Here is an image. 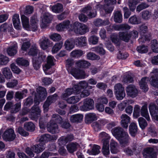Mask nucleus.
<instances>
[{
    "mask_svg": "<svg viewBox=\"0 0 158 158\" xmlns=\"http://www.w3.org/2000/svg\"><path fill=\"white\" fill-rule=\"evenodd\" d=\"M74 41L76 45L79 47H83L87 45V39L85 36L76 38Z\"/></svg>",
    "mask_w": 158,
    "mask_h": 158,
    "instance_id": "nucleus-20",
    "label": "nucleus"
},
{
    "mask_svg": "<svg viewBox=\"0 0 158 158\" xmlns=\"http://www.w3.org/2000/svg\"><path fill=\"white\" fill-rule=\"evenodd\" d=\"M3 139L6 141H12L16 137V135L13 129L11 128L7 129L2 135Z\"/></svg>",
    "mask_w": 158,
    "mask_h": 158,
    "instance_id": "nucleus-5",
    "label": "nucleus"
},
{
    "mask_svg": "<svg viewBox=\"0 0 158 158\" xmlns=\"http://www.w3.org/2000/svg\"><path fill=\"white\" fill-rule=\"evenodd\" d=\"M117 143L114 140L112 139L110 142V151L113 154H116L118 152L117 148Z\"/></svg>",
    "mask_w": 158,
    "mask_h": 158,
    "instance_id": "nucleus-48",
    "label": "nucleus"
},
{
    "mask_svg": "<svg viewBox=\"0 0 158 158\" xmlns=\"http://www.w3.org/2000/svg\"><path fill=\"white\" fill-rule=\"evenodd\" d=\"M55 120H53L52 116V119L48 124L47 129L48 131L52 134H56L58 133L60 131L58 127Z\"/></svg>",
    "mask_w": 158,
    "mask_h": 158,
    "instance_id": "nucleus-8",
    "label": "nucleus"
},
{
    "mask_svg": "<svg viewBox=\"0 0 158 158\" xmlns=\"http://www.w3.org/2000/svg\"><path fill=\"white\" fill-rule=\"evenodd\" d=\"M139 123L140 128L144 129L147 126L148 123L146 120L142 117H140L138 119Z\"/></svg>",
    "mask_w": 158,
    "mask_h": 158,
    "instance_id": "nucleus-55",
    "label": "nucleus"
},
{
    "mask_svg": "<svg viewBox=\"0 0 158 158\" xmlns=\"http://www.w3.org/2000/svg\"><path fill=\"white\" fill-rule=\"evenodd\" d=\"M97 119V117L94 113H88L85 115V121L86 123H91Z\"/></svg>",
    "mask_w": 158,
    "mask_h": 158,
    "instance_id": "nucleus-22",
    "label": "nucleus"
},
{
    "mask_svg": "<svg viewBox=\"0 0 158 158\" xmlns=\"http://www.w3.org/2000/svg\"><path fill=\"white\" fill-rule=\"evenodd\" d=\"M99 138L102 140L103 144L109 143L110 137L108 134L105 132H102L99 134Z\"/></svg>",
    "mask_w": 158,
    "mask_h": 158,
    "instance_id": "nucleus-26",
    "label": "nucleus"
},
{
    "mask_svg": "<svg viewBox=\"0 0 158 158\" xmlns=\"http://www.w3.org/2000/svg\"><path fill=\"white\" fill-rule=\"evenodd\" d=\"M21 104L20 102L16 103L15 105L13 104L10 110L12 113H15L18 112L21 108Z\"/></svg>",
    "mask_w": 158,
    "mask_h": 158,
    "instance_id": "nucleus-53",
    "label": "nucleus"
},
{
    "mask_svg": "<svg viewBox=\"0 0 158 158\" xmlns=\"http://www.w3.org/2000/svg\"><path fill=\"white\" fill-rule=\"evenodd\" d=\"M84 53V52L81 50L75 49L71 52L70 56L71 57L77 59L81 56Z\"/></svg>",
    "mask_w": 158,
    "mask_h": 158,
    "instance_id": "nucleus-36",
    "label": "nucleus"
},
{
    "mask_svg": "<svg viewBox=\"0 0 158 158\" xmlns=\"http://www.w3.org/2000/svg\"><path fill=\"white\" fill-rule=\"evenodd\" d=\"M71 74L77 78L84 79L85 77V72L81 70L72 68L71 70Z\"/></svg>",
    "mask_w": 158,
    "mask_h": 158,
    "instance_id": "nucleus-17",
    "label": "nucleus"
},
{
    "mask_svg": "<svg viewBox=\"0 0 158 158\" xmlns=\"http://www.w3.org/2000/svg\"><path fill=\"white\" fill-rule=\"evenodd\" d=\"M119 38L126 42H128L131 37V35L127 32H120L119 33Z\"/></svg>",
    "mask_w": 158,
    "mask_h": 158,
    "instance_id": "nucleus-39",
    "label": "nucleus"
},
{
    "mask_svg": "<svg viewBox=\"0 0 158 158\" xmlns=\"http://www.w3.org/2000/svg\"><path fill=\"white\" fill-rule=\"evenodd\" d=\"M70 22L69 20L64 21L56 26V29L58 31H62L65 29L69 31H72L73 24H70Z\"/></svg>",
    "mask_w": 158,
    "mask_h": 158,
    "instance_id": "nucleus-10",
    "label": "nucleus"
},
{
    "mask_svg": "<svg viewBox=\"0 0 158 158\" xmlns=\"http://www.w3.org/2000/svg\"><path fill=\"white\" fill-rule=\"evenodd\" d=\"M138 3L137 0H129L128 4L130 11L132 12L135 11L136 5Z\"/></svg>",
    "mask_w": 158,
    "mask_h": 158,
    "instance_id": "nucleus-49",
    "label": "nucleus"
},
{
    "mask_svg": "<svg viewBox=\"0 0 158 158\" xmlns=\"http://www.w3.org/2000/svg\"><path fill=\"white\" fill-rule=\"evenodd\" d=\"M38 26L36 22L35 16L31 17V24L29 25V27L28 28H26L27 30L32 31H36L37 29Z\"/></svg>",
    "mask_w": 158,
    "mask_h": 158,
    "instance_id": "nucleus-24",
    "label": "nucleus"
},
{
    "mask_svg": "<svg viewBox=\"0 0 158 158\" xmlns=\"http://www.w3.org/2000/svg\"><path fill=\"white\" fill-rule=\"evenodd\" d=\"M78 143L76 142H71L68 144L66 146V148L68 152L70 153H73L77 149Z\"/></svg>",
    "mask_w": 158,
    "mask_h": 158,
    "instance_id": "nucleus-33",
    "label": "nucleus"
},
{
    "mask_svg": "<svg viewBox=\"0 0 158 158\" xmlns=\"http://www.w3.org/2000/svg\"><path fill=\"white\" fill-rule=\"evenodd\" d=\"M13 24L15 28L17 30H19L21 27L20 22L18 14H15L12 18Z\"/></svg>",
    "mask_w": 158,
    "mask_h": 158,
    "instance_id": "nucleus-27",
    "label": "nucleus"
},
{
    "mask_svg": "<svg viewBox=\"0 0 158 158\" xmlns=\"http://www.w3.org/2000/svg\"><path fill=\"white\" fill-rule=\"evenodd\" d=\"M77 66L80 68H88L91 64L88 61L85 60H80L76 63Z\"/></svg>",
    "mask_w": 158,
    "mask_h": 158,
    "instance_id": "nucleus-35",
    "label": "nucleus"
},
{
    "mask_svg": "<svg viewBox=\"0 0 158 158\" xmlns=\"http://www.w3.org/2000/svg\"><path fill=\"white\" fill-rule=\"evenodd\" d=\"M100 147L97 145H93L91 149H88L87 152L89 155H96L98 154L100 152Z\"/></svg>",
    "mask_w": 158,
    "mask_h": 158,
    "instance_id": "nucleus-28",
    "label": "nucleus"
},
{
    "mask_svg": "<svg viewBox=\"0 0 158 158\" xmlns=\"http://www.w3.org/2000/svg\"><path fill=\"white\" fill-rule=\"evenodd\" d=\"M53 120H55L56 122L61 125L62 128L64 129L69 128L70 124L69 123L63 122L61 116L57 114H54L52 115Z\"/></svg>",
    "mask_w": 158,
    "mask_h": 158,
    "instance_id": "nucleus-11",
    "label": "nucleus"
},
{
    "mask_svg": "<svg viewBox=\"0 0 158 158\" xmlns=\"http://www.w3.org/2000/svg\"><path fill=\"white\" fill-rule=\"evenodd\" d=\"M113 135L119 141L123 146L125 147L128 145L130 139L128 133L121 127H115L111 130Z\"/></svg>",
    "mask_w": 158,
    "mask_h": 158,
    "instance_id": "nucleus-1",
    "label": "nucleus"
},
{
    "mask_svg": "<svg viewBox=\"0 0 158 158\" xmlns=\"http://www.w3.org/2000/svg\"><path fill=\"white\" fill-rule=\"evenodd\" d=\"M94 101L93 100L89 98L85 99L83 101V104L80 106L81 110L87 111L94 108Z\"/></svg>",
    "mask_w": 158,
    "mask_h": 158,
    "instance_id": "nucleus-6",
    "label": "nucleus"
},
{
    "mask_svg": "<svg viewBox=\"0 0 158 158\" xmlns=\"http://www.w3.org/2000/svg\"><path fill=\"white\" fill-rule=\"evenodd\" d=\"M63 44V43L62 42L56 43L52 48V52L53 53H55L58 52L62 48Z\"/></svg>",
    "mask_w": 158,
    "mask_h": 158,
    "instance_id": "nucleus-51",
    "label": "nucleus"
},
{
    "mask_svg": "<svg viewBox=\"0 0 158 158\" xmlns=\"http://www.w3.org/2000/svg\"><path fill=\"white\" fill-rule=\"evenodd\" d=\"M151 48L153 52H158V43L156 40H153L152 41Z\"/></svg>",
    "mask_w": 158,
    "mask_h": 158,
    "instance_id": "nucleus-61",
    "label": "nucleus"
},
{
    "mask_svg": "<svg viewBox=\"0 0 158 158\" xmlns=\"http://www.w3.org/2000/svg\"><path fill=\"white\" fill-rule=\"evenodd\" d=\"M129 130L130 135L133 137H135L137 131V127L135 123H131L129 127Z\"/></svg>",
    "mask_w": 158,
    "mask_h": 158,
    "instance_id": "nucleus-40",
    "label": "nucleus"
},
{
    "mask_svg": "<svg viewBox=\"0 0 158 158\" xmlns=\"http://www.w3.org/2000/svg\"><path fill=\"white\" fill-rule=\"evenodd\" d=\"M49 37L51 40L55 42L59 41L62 39L61 35L59 34L56 33L51 34Z\"/></svg>",
    "mask_w": 158,
    "mask_h": 158,
    "instance_id": "nucleus-56",
    "label": "nucleus"
},
{
    "mask_svg": "<svg viewBox=\"0 0 158 158\" xmlns=\"http://www.w3.org/2000/svg\"><path fill=\"white\" fill-rule=\"evenodd\" d=\"M38 54V58L39 59H44L46 58V56L45 53L43 52H39L37 47L35 46H32L30 48L28 54L30 56L33 57H35Z\"/></svg>",
    "mask_w": 158,
    "mask_h": 158,
    "instance_id": "nucleus-7",
    "label": "nucleus"
},
{
    "mask_svg": "<svg viewBox=\"0 0 158 158\" xmlns=\"http://www.w3.org/2000/svg\"><path fill=\"white\" fill-rule=\"evenodd\" d=\"M150 80L151 85L158 89V77H155L154 76H152Z\"/></svg>",
    "mask_w": 158,
    "mask_h": 158,
    "instance_id": "nucleus-64",
    "label": "nucleus"
},
{
    "mask_svg": "<svg viewBox=\"0 0 158 158\" xmlns=\"http://www.w3.org/2000/svg\"><path fill=\"white\" fill-rule=\"evenodd\" d=\"M114 93L117 100H122L125 96L124 88L120 83L115 84L114 86Z\"/></svg>",
    "mask_w": 158,
    "mask_h": 158,
    "instance_id": "nucleus-4",
    "label": "nucleus"
},
{
    "mask_svg": "<svg viewBox=\"0 0 158 158\" xmlns=\"http://www.w3.org/2000/svg\"><path fill=\"white\" fill-rule=\"evenodd\" d=\"M116 0H105L104 5H97L95 8L100 11L104 10L106 14L111 13L114 9L113 5L116 3Z\"/></svg>",
    "mask_w": 158,
    "mask_h": 158,
    "instance_id": "nucleus-2",
    "label": "nucleus"
},
{
    "mask_svg": "<svg viewBox=\"0 0 158 158\" xmlns=\"http://www.w3.org/2000/svg\"><path fill=\"white\" fill-rule=\"evenodd\" d=\"M36 91L39 94L40 97H41V95H42L43 97H45L47 94L45 89L41 86H39L37 89Z\"/></svg>",
    "mask_w": 158,
    "mask_h": 158,
    "instance_id": "nucleus-58",
    "label": "nucleus"
},
{
    "mask_svg": "<svg viewBox=\"0 0 158 158\" xmlns=\"http://www.w3.org/2000/svg\"><path fill=\"white\" fill-rule=\"evenodd\" d=\"M121 124L122 127L127 128L130 122V118L127 114H123L121 116Z\"/></svg>",
    "mask_w": 158,
    "mask_h": 158,
    "instance_id": "nucleus-21",
    "label": "nucleus"
},
{
    "mask_svg": "<svg viewBox=\"0 0 158 158\" xmlns=\"http://www.w3.org/2000/svg\"><path fill=\"white\" fill-rule=\"evenodd\" d=\"M148 31V27L144 25H142L139 27V31L141 35V38L138 40V41L140 43H144L146 40H148V38L146 37L145 34Z\"/></svg>",
    "mask_w": 158,
    "mask_h": 158,
    "instance_id": "nucleus-13",
    "label": "nucleus"
},
{
    "mask_svg": "<svg viewBox=\"0 0 158 158\" xmlns=\"http://www.w3.org/2000/svg\"><path fill=\"white\" fill-rule=\"evenodd\" d=\"M52 16L48 13H45L43 15L42 20L43 22L49 23L52 19Z\"/></svg>",
    "mask_w": 158,
    "mask_h": 158,
    "instance_id": "nucleus-63",
    "label": "nucleus"
},
{
    "mask_svg": "<svg viewBox=\"0 0 158 158\" xmlns=\"http://www.w3.org/2000/svg\"><path fill=\"white\" fill-rule=\"evenodd\" d=\"M81 100L78 95H75L70 97L66 99L67 102L69 104H74L78 102Z\"/></svg>",
    "mask_w": 158,
    "mask_h": 158,
    "instance_id": "nucleus-37",
    "label": "nucleus"
},
{
    "mask_svg": "<svg viewBox=\"0 0 158 158\" xmlns=\"http://www.w3.org/2000/svg\"><path fill=\"white\" fill-rule=\"evenodd\" d=\"M127 94L132 98L135 97L138 94V90L135 86L133 85H129L126 88Z\"/></svg>",
    "mask_w": 158,
    "mask_h": 158,
    "instance_id": "nucleus-18",
    "label": "nucleus"
},
{
    "mask_svg": "<svg viewBox=\"0 0 158 158\" xmlns=\"http://www.w3.org/2000/svg\"><path fill=\"white\" fill-rule=\"evenodd\" d=\"M64 46L65 49L70 51L74 48V45L71 40L69 39L65 41L64 44Z\"/></svg>",
    "mask_w": 158,
    "mask_h": 158,
    "instance_id": "nucleus-47",
    "label": "nucleus"
},
{
    "mask_svg": "<svg viewBox=\"0 0 158 158\" xmlns=\"http://www.w3.org/2000/svg\"><path fill=\"white\" fill-rule=\"evenodd\" d=\"M149 111L154 119L158 121V107L154 103H151L149 106Z\"/></svg>",
    "mask_w": 158,
    "mask_h": 158,
    "instance_id": "nucleus-15",
    "label": "nucleus"
},
{
    "mask_svg": "<svg viewBox=\"0 0 158 158\" xmlns=\"http://www.w3.org/2000/svg\"><path fill=\"white\" fill-rule=\"evenodd\" d=\"M24 128L28 131L32 132L35 130V126L32 122L25 123L24 124Z\"/></svg>",
    "mask_w": 158,
    "mask_h": 158,
    "instance_id": "nucleus-45",
    "label": "nucleus"
},
{
    "mask_svg": "<svg viewBox=\"0 0 158 158\" xmlns=\"http://www.w3.org/2000/svg\"><path fill=\"white\" fill-rule=\"evenodd\" d=\"M10 68L14 73L17 74L19 73L21 71L20 69L14 63H12L10 64Z\"/></svg>",
    "mask_w": 158,
    "mask_h": 158,
    "instance_id": "nucleus-62",
    "label": "nucleus"
},
{
    "mask_svg": "<svg viewBox=\"0 0 158 158\" xmlns=\"http://www.w3.org/2000/svg\"><path fill=\"white\" fill-rule=\"evenodd\" d=\"M51 9L53 12L56 13H59L63 11V6L61 4L57 3L52 6Z\"/></svg>",
    "mask_w": 158,
    "mask_h": 158,
    "instance_id": "nucleus-38",
    "label": "nucleus"
},
{
    "mask_svg": "<svg viewBox=\"0 0 158 158\" xmlns=\"http://www.w3.org/2000/svg\"><path fill=\"white\" fill-rule=\"evenodd\" d=\"M142 18L145 20H148L151 17L152 15L151 12L148 10H145L141 13Z\"/></svg>",
    "mask_w": 158,
    "mask_h": 158,
    "instance_id": "nucleus-54",
    "label": "nucleus"
},
{
    "mask_svg": "<svg viewBox=\"0 0 158 158\" xmlns=\"http://www.w3.org/2000/svg\"><path fill=\"white\" fill-rule=\"evenodd\" d=\"M133 81V77L129 74H126L124 76L123 79V82L124 83H131Z\"/></svg>",
    "mask_w": 158,
    "mask_h": 158,
    "instance_id": "nucleus-57",
    "label": "nucleus"
},
{
    "mask_svg": "<svg viewBox=\"0 0 158 158\" xmlns=\"http://www.w3.org/2000/svg\"><path fill=\"white\" fill-rule=\"evenodd\" d=\"M27 92V89H24L21 92H16L15 96V100H20L23 98L24 97H26Z\"/></svg>",
    "mask_w": 158,
    "mask_h": 158,
    "instance_id": "nucleus-30",
    "label": "nucleus"
},
{
    "mask_svg": "<svg viewBox=\"0 0 158 158\" xmlns=\"http://www.w3.org/2000/svg\"><path fill=\"white\" fill-rule=\"evenodd\" d=\"M148 81V78L146 77H143L142 78L139 82V85L140 88L142 89L143 91L146 92L148 91V88L147 85V81Z\"/></svg>",
    "mask_w": 158,
    "mask_h": 158,
    "instance_id": "nucleus-34",
    "label": "nucleus"
},
{
    "mask_svg": "<svg viewBox=\"0 0 158 158\" xmlns=\"http://www.w3.org/2000/svg\"><path fill=\"white\" fill-rule=\"evenodd\" d=\"M41 110L37 105H34L31 108V113L29 117L31 119L37 121L38 118L40 116Z\"/></svg>",
    "mask_w": 158,
    "mask_h": 158,
    "instance_id": "nucleus-9",
    "label": "nucleus"
},
{
    "mask_svg": "<svg viewBox=\"0 0 158 158\" xmlns=\"http://www.w3.org/2000/svg\"><path fill=\"white\" fill-rule=\"evenodd\" d=\"M21 19L23 27L25 28H28L29 27V19L25 15L21 16Z\"/></svg>",
    "mask_w": 158,
    "mask_h": 158,
    "instance_id": "nucleus-52",
    "label": "nucleus"
},
{
    "mask_svg": "<svg viewBox=\"0 0 158 158\" xmlns=\"http://www.w3.org/2000/svg\"><path fill=\"white\" fill-rule=\"evenodd\" d=\"M111 30L114 29L116 31H127L131 28V27L127 24H122L120 25H110Z\"/></svg>",
    "mask_w": 158,
    "mask_h": 158,
    "instance_id": "nucleus-19",
    "label": "nucleus"
},
{
    "mask_svg": "<svg viewBox=\"0 0 158 158\" xmlns=\"http://www.w3.org/2000/svg\"><path fill=\"white\" fill-rule=\"evenodd\" d=\"M128 22L132 24H137L140 23V21L136 15L131 16L129 19Z\"/></svg>",
    "mask_w": 158,
    "mask_h": 158,
    "instance_id": "nucleus-59",
    "label": "nucleus"
},
{
    "mask_svg": "<svg viewBox=\"0 0 158 158\" xmlns=\"http://www.w3.org/2000/svg\"><path fill=\"white\" fill-rule=\"evenodd\" d=\"M52 42L50 43L49 39L45 36H43L39 41V44L41 48L44 50L47 49L52 46Z\"/></svg>",
    "mask_w": 158,
    "mask_h": 158,
    "instance_id": "nucleus-14",
    "label": "nucleus"
},
{
    "mask_svg": "<svg viewBox=\"0 0 158 158\" xmlns=\"http://www.w3.org/2000/svg\"><path fill=\"white\" fill-rule=\"evenodd\" d=\"M54 139V137L53 136L51 135L45 134L42 135L39 140L40 142L44 143L46 142L49 141Z\"/></svg>",
    "mask_w": 158,
    "mask_h": 158,
    "instance_id": "nucleus-31",
    "label": "nucleus"
},
{
    "mask_svg": "<svg viewBox=\"0 0 158 158\" xmlns=\"http://www.w3.org/2000/svg\"><path fill=\"white\" fill-rule=\"evenodd\" d=\"M83 115L81 114H76L71 116L70 120L71 123H79L82 120Z\"/></svg>",
    "mask_w": 158,
    "mask_h": 158,
    "instance_id": "nucleus-25",
    "label": "nucleus"
},
{
    "mask_svg": "<svg viewBox=\"0 0 158 158\" xmlns=\"http://www.w3.org/2000/svg\"><path fill=\"white\" fill-rule=\"evenodd\" d=\"M96 10H98L96 8V9H92V7L88 5L82 9V12L87 14L89 17L91 18L96 16L97 15Z\"/></svg>",
    "mask_w": 158,
    "mask_h": 158,
    "instance_id": "nucleus-16",
    "label": "nucleus"
},
{
    "mask_svg": "<svg viewBox=\"0 0 158 158\" xmlns=\"http://www.w3.org/2000/svg\"><path fill=\"white\" fill-rule=\"evenodd\" d=\"M73 91L71 88L67 89L62 94L61 96V98L63 100H66L68 97L74 94Z\"/></svg>",
    "mask_w": 158,
    "mask_h": 158,
    "instance_id": "nucleus-44",
    "label": "nucleus"
},
{
    "mask_svg": "<svg viewBox=\"0 0 158 158\" xmlns=\"http://www.w3.org/2000/svg\"><path fill=\"white\" fill-rule=\"evenodd\" d=\"M140 114L141 115L144 117L148 121L150 120L147 107L146 105H143L142 107L140 110Z\"/></svg>",
    "mask_w": 158,
    "mask_h": 158,
    "instance_id": "nucleus-29",
    "label": "nucleus"
},
{
    "mask_svg": "<svg viewBox=\"0 0 158 158\" xmlns=\"http://www.w3.org/2000/svg\"><path fill=\"white\" fill-rule=\"evenodd\" d=\"M102 44H100L99 46L93 47L92 48V51L99 53L100 55H104L105 53V51L103 48Z\"/></svg>",
    "mask_w": 158,
    "mask_h": 158,
    "instance_id": "nucleus-46",
    "label": "nucleus"
},
{
    "mask_svg": "<svg viewBox=\"0 0 158 158\" xmlns=\"http://www.w3.org/2000/svg\"><path fill=\"white\" fill-rule=\"evenodd\" d=\"M2 71L3 76L6 79L9 80L13 77L12 73L9 68L6 67L3 68L2 69Z\"/></svg>",
    "mask_w": 158,
    "mask_h": 158,
    "instance_id": "nucleus-32",
    "label": "nucleus"
},
{
    "mask_svg": "<svg viewBox=\"0 0 158 158\" xmlns=\"http://www.w3.org/2000/svg\"><path fill=\"white\" fill-rule=\"evenodd\" d=\"M102 152L103 155L106 157H108L110 153L109 143L103 144Z\"/></svg>",
    "mask_w": 158,
    "mask_h": 158,
    "instance_id": "nucleus-50",
    "label": "nucleus"
},
{
    "mask_svg": "<svg viewBox=\"0 0 158 158\" xmlns=\"http://www.w3.org/2000/svg\"><path fill=\"white\" fill-rule=\"evenodd\" d=\"M114 20L115 22L119 23L122 22L123 16L120 11H117L114 12Z\"/></svg>",
    "mask_w": 158,
    "mask_h": 158,
    "instance_id": "nucleus-42",
    "label": "nucleus"
},
{
    "mask_svg": "<svg viewBox=\"0 0 158 158\" xmlns=\"http://www.w3.org/2000/svg\"><path fill=\"white\" fill-rule=\"evenodd\" d=\"M73 31L77 34L83 35L89 31V28L86 25L76 22L73 24Z\"/></svg>",
    "mask_w": 158,
    "mask_h": 158,
    "instance_id": "nucleus-3",
    "label": "nucleus"
},
{
    "mask_svg": "<svg viewBox=\"0 0 158 158\" xmlns=\"http://www.w3.org/2000/svg\"><path fill=\"white\" fill-rule=\"evenodd\" d=\"M140 107L138 105H135L134 108L133 116L134 118H137L140 116Z\"/></svg>",
    "mask_w": 158,
    "mask_h": 158,
    "instance_id": "nucleus-60",
    "label": "nucleus"
},
{
    "mask_svg": "<svg viewBox=\"0 0 158 158\" xmlns=\"http://www.w3.org/2000/svg\"><path fill=\"white\" fill-rule=\"evenodd\" d=\"M143 156L144 158H156V153L152 147H148L143 150Z\"/></svg>",
    "mask_w": 158,
    "mask_h": 158,
    "instance_id": "nucleus-12",
    "label": "nucleus"
},
{
    "mask_svg": "<svg viewBox=\"0 0 158 158\" xmlns=\"http://www.w3.org/2000/svg\"><path fill=\"white\" fill-rule=\"evenodd\" d=\"M109 22L108 20H106L104 21L100 19H97L94 22V25L97 27L101 26H105L109 24Z\"/></svg>",
    "mask_w": 158,
    "mask_h": 158,
    "instance_id": "nucleus-43",
    "label": "nucleus"
},
{
    "mask_svg": "<svg viewBox=\"0 0 158 158\" xmlns=\"http://www.w3.org/2000/svg\"><path fill=\"white\" fill-rule=\"evenodd\" d=\"M17 44H15L9 47L7 49L8 54L10 56H13L17 52Z\"/></svg>",
    "mask_w": 158,
    "mask_h": 158,
    "instance_id": "nucleus-41",
    "label": "nucleus"
},
{
    "mask_svg": "<svg viewBox=\"0 0 158 158\" xmlns=\"http://www.w3.org/2000/svg\"><path fill=\"white\" fill-rule=\"evenodd\" d=\"M45 144L40 142L39 144H36L32 146V149L33 152L36 153L42 152L45 149Z\"/></svg>",
    "mask_w": 158,
    "mask_h": 158,
    "instance_id": "nucleus-23",
    "label": "nucleus"
}]
</instances>
